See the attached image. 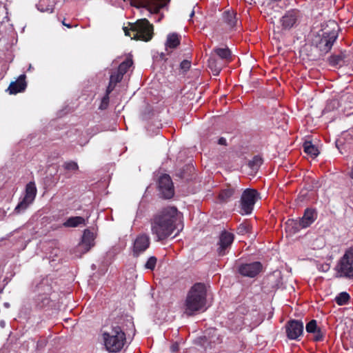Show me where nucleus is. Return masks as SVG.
Here are the masks:
<instances>
[{
	"label": "nucleus",
	"mask_w": 353,
	"mask_h": 353,
	"mask_svg": "<svg viewBox=\"0 0 353 353\" xmlns=\"http://www.w3.org/2000/svg\"><path fill=\"white\" fill-rule=\"evenodd\" d=\"M85 219L81 216L70 217L64 223L65 227H77L81 224H84Z\"/></svg>",
	"instance_id": "obj_25"
},
{
	"label": "nucleus",
	"mask_w": 353,
	"mask_h": 353,
	"mask_svg": "<svg viewBox=\"0 0 353 353\" xmlns=\"http://www.w3.org/2000/svg\"><path fill=\"white\" fill-rule=\"evenodd\" d=\"M37 7L41 12L52 13L54 10L52 6L47 5V0H41Z\"/></svg>",
	"instance_id": "obj_29"
},
{
	"label": "nucleus",
	"mask_w": 353,
	"mask_h": 353,
	"mask_svg": "<svg viewBox=\"0 0 353 353\" xmlns=\"http://www.w3.org/2000/svg\"><path fill=\"white\" fill-rule=\"evenodd\" d=\"M170 0H139L137 8H145L150 12H158L159 10L165 6Z\"/></svg>",
	"instance_id": "obj_17"
},
{
	"label": "nucleus",
	"mask_w": 353,
	"mask_h": 353,
	"mask_svg": "<svg viewBox=\"0 0 353 353\" xmlns=\"http://www.w3.org/2000/svg\"><path fill=\"white\" fill-rule=\"evenodd\" d=\"M37 194V188L34 182H29L26 185V195L23 199L18 203L14 208V212L17 214L25 211L35 199Z\"/></svg>",
	"instance_id": "obj_9"
},
{
	"label": "nucleus",
	"mask_w": 353,
	"mask_h": 353,
	"mask_svg": "<svg viewBox=\"0 0 353 353\" xmlns=\"http://www.w3.org/2000/svg\"><path fill=\"white\" fill-rule=\"evenodd\" d=\"M285 329L288 338L296 340L303 332V323L298 320H291L287 323Z\"/></svg>",
	"instance_id": "obj_15"
},
{
	"label": "nucleus",
	"mask_w": 353,
	"mask_h": 353,
	"mask_svg": "<svg viewBox=\"0 0 353 353\" xmlns=\"http://www.w3.org/2000/svg\"><path fill=\"white\" fill-rule=\"evenodd\" d=\"M63 167L65 170L68 171H75L79 168L78 164L72 161L65 162Z\"/></svg>",
	"instance_id": "obj_34"
},
{
	"label": "nucleus",
	"mask_w": 353,
	"mask_h": 353,
	"mask_svg": "<svg viewBox=\"0 0 353 353\" xmlns=\"http://www.w3.org/2000/svg\"><path fill=\"white\" fill-rule=\"evenodd\" d=\"M339 27L334 21H330L327 25V28L321 30V33H319L318 37L321 38L316 43L319 44H333L338 37Z\"/></svg>",
	"instance_id": "obj_8"
},
{
	"label": "nucleus",
	"mask_w": 353,
	"mask_h": 353,
	"mask_svg": "<svg viewBox=\"0 0 353 353\" xmlns=\"http://www.w3.org/2000/svg\"><path fill=\"white\" fill-rule=\"evenodd\" d=\"M31 69H32V65H31V64H30V65H29V68H28V70H30Z\"/></svg>",
	"instance_id": "obj_51"
},
{
	"label": "nucleus",
	"mask_w": 353,
	"mask_h": 353,
	"mask_svg": "<svg viewBox=\"0 0 353 353\" xmlns=\"http://www.w3.org/2000/svg\"><path fill=\"white\" fill-rule=\"evenodd\" d=\"M219 144L220 145H226V139L223 137H221L218 141Z\"/></svg>",
	"instance_id": "obj_43"
},
{
	"label": "nucleus",
	"mask_w": 353,
	"mask_h": 353,
	"mask_svg": "<svg viewBox=\"0 0 353 353\" xmlns=\"http://www.w3.org/2000/svg\"><path fill=\"white\" fill-rule=\"evenodd\" d=\"M263 163L262 158L259 156H254L253 159L249 162V167L253 170L256 171Z\"/></svg>",
	"instance_id": "obj_28"
},
{
	"label": "nucleus",
	"mask_w": 353,
	"mask_h": 353,
	"mask_svg": "<svg viewBox=\"0 0 353 353\" xmlns=\"http://www.w3.org/2000/svg\"><path fill=\"white\" fill-rule=\"evenodd\" d=\"M234 236L232 233L227 231H223L219 236V247L217 252L219 256H224L228 252L232 243H233Z\"/></svg>",
	"instance_id": "obj_14"
},
{
	"label": "nucleus",
	"mask_w": 353,
	"mask_h": 353,
	"mask_svg": "<svg viewBox=\"0 0 353 353\" xmlns=\"http://www.w3.org/2000/svg\"><path fill=\"white\" fill-rule=\"evenodd\" d=\"M223 21L226 24L230 30L233 29L238 25L236 13L233 11H225L223 13Z\"/></svg>",
	"instance_id": "obj_20"
},
{
	"label": "nucleus",
	"mask_w": 353,
	"mask_h": 353,
	"mask_svg": "<svg viewBox=\"0 0 353 353\" xmlns=\"http://www.w3.org/2000/svg\"><path fill=\"white\" fill-rule=\"evenodd\" d=\"M150 239L146 234H139L134 241L132 254L138 256L144 252L150 246Z\"/></svg>",
	"instance_id": "obj_12"
},
{
	"label": "nucleus",
	"mask_w": 353,
	"mask_h": 353,
	"mask_svg": "<svg viewBox=\"0 0 353 353\" xmlns=\"http://www.w3.org/2000/svg\"><path fill=\"white\" fill-rule=\"evenodd\" d=\"M115 85L116 84L114 83V81H111V79H110L109 85L106 90V94L109 95L110 93L114 89Z\"/></svg>",
	"instance_id": "obj_42"
},
{
	"label": "nucleus",
	"mask_w": 353,
	"mask_h": 353,
	"mask_svg": "<svg viewBox=\"0 0 353 353\" xmlns=\"http://www.w3.org/2000/svg\"><path fill=\"white\" fill-rule=\"evenodd\" d=\"M159 190L161 196L165 199H170L174 195V187L171 178L164 174L159 178Z\"/></svg>",
	"instance_id": "obj_13"
},
{
	"label": "nucleus",
	"mask_w": 353,
	"mask_h": 353,
	"mask_svg": "<svg viewBox=\"0 0 353 353\" xmlns=\"http://www.w3.org/2000/svg\"><path fill=\"white\" fill-rule=\"evenodd\" d=\"M194 10H192V11L190 12V17H192L194 16Z\"/></svg>",
	"instance_id": "obj_47"
},
{
	"label": "nucleus",
	"mask_w": 353,
	"mask_h": 353,
	"mask_svg": "<svg viewBox=\"0 0 353 353\" xmlns=\"http://www.w3.org/2000/svg\"><path fill=\"white\" fill-rule=\"evenodd\" d=\"M277 48V52H281V46H277V48Z\"/></svg>",
	"instance_id": "obj_48"
},
{
	"label": "nucleus",
	"mask_w": 353,
	"mask_h": 353,
	"mask_svg": "<svg viewBox=\"0 0 353 353\" xmlns=\"http://www.w3.org/2000/svg\"><path fill=\"white\" fill-rule=\"evenodd\" d=\"M317 219V212L314 209L307 208L304 214L299 220H289L287 223V228L295 233L301 229L306 228L310 226Z\"/></svg>",
	"instance_id": "obj_5"
},
{
	"label": "nucleus",
	"mask_w": 353,
	"mask_h": 353,
	"mask_svg": "<svg viewBox=\"0 0 353 353\" xmlns=\"http://www.w3.org/2000/svg\"><path fill=\"white\" fill-rule=\"evenodd\" d=\"M37 291L39 293L37 298L38 305L41 307L49 305L50 302V295L52 292V288L48 284L47 279L43 280L37 286Z\"/></svg>",
	"instance_id": "obj_11"
},
{
	"label": "nucleus",
	"mask_w": 353,
	"mask_h": 353,
	"mask_svg": "<svg viewBox=\"0 0 353 353\" xmlns=\"http://www.w3.org/2000/svg\"><path fill=\"white\" fill-rule=\"evenodd\" d=\"M171 348H172V352H176L178 350V345L176 344V345H173L171 347Z\"/></svg>",
	"instance_id": "obj_45"
},
{
	"label": "nucleus",
	"mask_w": 353,
	"mask_h": 353,
	"mask_svg": "<svg viewBox=\"0 0 353 353\" xmlns=\"http://www.w3.org/2000/svg\"><path fill=\"white\" fill-rule=\"evenodd\" d=\"M341 61V56H333L330 57V61L333 65L339 64Z\"/></svg>",
	"instance_id": "obj_41"
},
{
	"label": "nucleus",
	"mask_w": 353,
	"mask_h": 353,
	"mask_svg": "<svg viewBox=\"0 0 353 353\" xmlns=\"http://www.w3.org/2000/svg\"><path fill=\"white\" fill-rule=\"evenodd\" d=\"M176 46H165V52H155L152 57L154 61H166L167 56L172 52Z\"/></svg>",
	"instance_id": "obj_22"
},
{
	"label": "nucleus",
	"mask_w": 353,
	"mask_h": 353,
	"mask_svg": "<svg viewBox=\"0 0 353 353\" xmlns=\"http://www.w3.org/2000/svg\"><path fill=\"white\" fill-rule=\"evenodd\" d=\"M234 189L231 187L223 189L219 193V200L222 202H227L234 195Z\"/></svg>",
	"instance_id": "obj_26"
},
{
	"label": "nucleus",
	"mask_w": 353,
	"mask_h": 353,
	"mask_svg": "<svg viewBox=\"0 0 353 353\" xmlns=\"http://www.w3.org/2000/svg\"><path fill=\"white\" fill-rule=\"evenodd\" d=\"M349 299L350 295L347 292H343L336 296L335 301L338 305H343L346 304L348 302Z\"/></svg>",
	"instance_id": "obj_30"
},
{
	"label": "nucleus",
	"mask_w": 353,
	"mask_h": 353,
	"mask_svg": "<svg viewBox=\"0 0 353 353\" xmlns=\"http://www.w3.org/2000/svg\"><path fill=\"white\" fill-rule=\"evenodd\" d=\"M330 269V265L328 264H324L321 266V270L323 272H327Z\"/></svg>",
	"instance_id": "obj_44"
},
{
	"label": "nucleus",
	"mask_w": 353,
	"mask_h": 353,
	"mask_svg": "<svg viewBox=\"0 0 353 353\" xmlns=\"http://www.w3.org/2000/svg\"><path fill=\"white\" fill-rule=\"evenodd\" d=\"M191 65V62L188 60H183L180 64V68L183 72L188 71Z\"/></svg>",
	"instance_id": "obj_39"
},
{
	"label": "nucleus",
	"mask_w": 353,
	"mask_h": 353,
	"mask_svg": "<svg viewBox=\"0 0 353 353\" xmlns=\"http://www.w3.org/2000/svg\"><path fill=\"white\" fill-rule=\"evenodd\" d=\"M213 57H218L222 61L229 62L232 59V52L227 46L216 47L211 53Z\"/></svg>",
	"instance_id": "obj_18"
},
{
	"label": "nucleus",
	"mask_w": 353,
	"mask_h": 353,
	"mask_svg": "<svg viewBox=\"0 0 353 353\" xmlns=\"http://www.w3.org/2000/svg\"><path fill=\"white\" fill-rule=\"evenodd\" d=\"M350 175H351V177L353 179V165H352V168Z\"/></svg>",
	"instance_id": "obj_49"
},
{
	"label": "nucleus",
	"mask_w": 353,
	"mask_h": 353,
	"mask_svg": "<svg viewBox=\"0 0 353 353\" xmlns=\"http://www.w3.org/2000/svg\"><path fill=\"white\" fill-rule=\"evenodd\" d=\"M250 226L248 223H241L237 228V233L243 235L250 231Z\"/></svg>",
	"instance_id": "obj_33"
},
{
	"label": "nucleus",
	"mask_w": 353,
	"mask_h": 353,
	"mask_svg": "<svg viewBox=\"0 0 353 353\" xmlns=\"http://www.w3.org/2000/svg\"><path fill=\"white\" fill-rule=\"evenodd\" d=\"M340 277L353 280V248L345 251L336 267Z\"/></svg>",
	"instance_id": "obj_6"
},
{
	"label": "nucleus",
	"mask_w": 353,
	"mask_h": 353,
	"mask_svg": "<svg viewBox=\"0 0 353 353\" xmlns=\"http://www.w3.org/2000/svg\"><path fill=\"white\" fill-rule=\"evenodd\" d=\"M25 74H21L17 81L12 82L8 88L9 93L11 94H14L23 91L26 88V82L25 81Z\"/></svg>",
	"instance_id": "obj_19"
},
{
	"label": "nucleus",
	"mask_w": 353,
	"mask_h": 353,
	"mask_svg": "<svg viewBox=\"0 0 353 353\" xmlns=\"http://www.w3.org/2000/svg\"><path fill=\"white\" fill-rule=\"evenodd\" d=\"M180 214L175 207H166L157 213L150 221L151 232L157 241H163L169 237L176 229V222Z\"/></svg>",
	"instance_id": "obj_1"
},
{
	"label": "nucleus",
	"mask_w": 353,
	"mask_h": 353,
	"mask_svg": "<svg viewBox=\"0 0 353 353\" xmlns=\"http://www.w3.org/2000/svg\"><path fill=\"white\" fill-rule=\"evenodd\" d=\"M104 345L108 351L119 352L126 343L125 334L119 325L112 326L110 330L103 334Z\"/></svg>",
	"instance_id": "obj_4"
},
{
	"label": "nucleus",
	"mask_w": 353,
	"mask_h": 353,
	"mask_svg": "<svg viewBox=\"0 0 353 353\" xmlns=\"http://www.w3.org/2000/svg\"><path fill=\"white\" fill-rule=\"evenodd\" d=\"M108 103H109V95L105 94L102 99L100 108L101 110L105 109L106 107L108 106Z\"/></svg>",
	"instance_id": "obj_40"
},
{
	"label": "nucleus",
	"mask_w": 353,
	"mask_h": 353,
	"mask_svg": "<svg viewBox=\"0 0 353 353\" xmlns=\"http://www.w3.org/2000/svg\"><path fill=\"white\" fill-rule=\"evenodd\" d=\"M157 263V258L154 256L150 257L145 264V268L149 270H154Z\"/></svg>",
	"instance_id": "obj_35"
},
{
	"label": "nucleus",
	"mask_w": 353,
	"mask_h": 353,
	"mask_svg": "<svg viewBox=\"0 0 353 353\" xmlns=\"http://www.w3.org/2000/svg\"><path fill=\"white\" fill-rule=\"evenodd\" d=\"M312 334H314V340L315 341H321L323 340L324 334L320 327L314 331Z\"/></svg>",
	"instance_id": "obj_37"
},
{
	"label": "nucleus",
	"mask_w": 353,
	"mask_h": 353,
	"mask_svg": "<svg viewBox=\"0 0 353 353\" xmlns=\"http://www.w3.org/2000/svg\"><path fill=\"white\" fill-rule=\"evenodd\" d=\"M259 198V194L254 189H246L242 194L241 198V214H250L252 213L254 205Z\"/></svg>",
	"instance_id": "obj_7"
},
{
	"label": "nucleus",
	"mask_w": 353,
	"mask_h": 353,
	"mask_svg": "<svg viewBox=\"0 0 353 353\" xmlns=\"http://www.w3.org/2000/svg\"><path fill=\"white\" fill-rule=\"evenodd\" d=\"M94 234L90 230H85L83 232L81 241L74 250L75 255L78 257H81L83 254L89 251L94 245Z\"/></svg>",
	"instance_id": "obj_10"
},
{
	"label": "nucleus",
	"mask_w": 353,
	"mask_h": 353,
	"mask_svg": "<svg viewBox=\"0 0 353 353\" xmlns=\"http://www.w3.org/2000/svg\"><path fill=\"white\" fill-rule=\"evenodd\" d=\"M4 305L6 307H8L10 306L9 303H6Z\"/></svg>",
	"instance_id": "obj_50"
},
{
	"label": "nucleus",
	"mask_w": 353,
	"mask_h": 353,
	"mask_svg": "<svg viewBox=\"0 0 353 353\" xmlns=\"http://www.w3.org/2000/svg\"><path fill=\"white\" fill-rule=\"evenodd\" d=\"M304 152L312 157H316L319 154L318 148L310 141H305L303 143Z\"/></svg>",
	"instance_id": "obj_27"
},
{
	"label": "nucleus",
	"mask_w": 353,
	"mask_h": 353,
	"mask_svg": "<svg viewBox=\"0 0 353 353\" xmlns=\"http://www.w3.org/2000/svg\"><path fill=\"white\" fill-rule=\"evenodd\" d=\"M261 270L262 265L258 261L242 264L239 267V272L242 276L250 278L256 276Z\"/></svg>",
	"instance_id": "obj_16"
},
{
	"label": "nucleus",
	"mask_w": 353,
	"mask_h": 353,
	"mask_svg": "<svg viewBox=\"0 0 353 353\" xmlns=\"http://www.w3.org/2000/svg\"><path fill=\"white\" fill-rule=\"evenodd\" d=\"M132 65V61L130 59H127L123 61L119 66L117 72L119 74L123 76L126 73L129 68Z\"/></svg>",
	"instance_id": "obj_31"
},
{
	"label": "nucleus",
	"mask_w": 353,
	"mask_h": 353,
	"mask_svg": "<svg viewBox=\"0 0 353 353\" xmlns=\"http://www.w3.org/2000/svg\"><path fill=\"white\" fill-rule=\"evenodd\" d=\"M208 67L212 71L213 75L217 76L220 73L223 65L219 61H217L214 57L210 56L208 59Z\"/></svg>",
	"instance_id": "obj_23"
},
{
	"label": "nucleus",
	"mask_w": 353,
	"mask_h": 353,
	"mask_svg": "<svg viewBox=\"0 0 353 353\" xmlns=\"http://www.w3.org/2000/svg\"><path fill=\"white\" fill-rule=\"evenodd\" d=\"M277 30H276L275 29L274 30V33H273V39L274 40L275 42L276 43H280V42H283V34L280 32V30H279V28L278 27L277 28Z\"/></svg>",
	"instance_id": "obj_36"
},
{
	"label": "nucleus",
	"mask_w": 353,
	"mask_h": 353,
	"mask_svg": "<svg viewBox=\"0 0 353 353\" xmlns=\"http://www.w3.org/2000/svg\"><path fill=\"white\" fill-rule=\"evenodd\" d=\"M129 27H123L126 36L132 39L149 41L153 36V26L146 19L137 20L135 23H129Z\"/></svg>",
	"instance_id": "obj_3"
},
{
	"label": "nucleus",
	"mask_w": 353,
	"mask_h": 353,
	"mask_svg": "<svg viewBox=\"0 0 353 353\" xmlns=\"http://www.w3.org/2000/svg\"><path fill=\"white\" fill-rule=\"evenodd\" d=\"M123 78V76L120 74H119V72L117 71L116 72L114 73H112L111 75H110V79H111V81H114V84H117L118 82H119Z\"/></svg>",
	"instance_id": "obj_38"
},
{
	"label": "nucleus",
	"mask_w": 353,
	"mask_h": 353,
	"mask_svg": "<svg viewBox=\"0 0 353 353\" xmlns=\"http://www.w3.org/2000/svg\"><path fill=\"white\" fill-rule=\"evenodd\" d=\"M189 42L190 41L185 36H182L177 33H171L167 37L166 44H180L181 43L183 44H188Z\"/></svg>",
	"instance_id": "obj_21"
},
{
	"label": "nucleus",
	"mask_w": 353,
	"mask_h": 353,
	"mask_svg": "<svg viewBox=\"0 0 353 353\" xmlns=\"http://www.w3.org/2000/svg\"><path fill=\"white\" fill-rule=\"evenodd\" d=\"M184 314L193 316L207 309V288L204 283H196L188 291L185 303Z\"/></svg>",
	"instance_id": "obj_2"
},
{
	"label": "nucleus",
	"mask_w": 353,
	"mask_h": 353,
	"mask_svg": "<svg viewBox=\"0 0 353 353\" xmlns=\"http://www.w3.org/2000/svg\"><path fill=\"white\" fill-rule=\"evenodd\" d=\"M63 25L68 27V28H71V26L70 24H67L65 23L64 21L62 22Z\"/></svg>",
	"instance_id": "obj_46"
},
{
	"label": "nucleus",
	"mask_w": 353,
	"mask_h": 353,
	"mask_svg": "<svg viewBox=\"0 0 353 353\" xmlns=\"http://www.w3.org/2000/svg\"><path fill=\"white\" fill-rule=\"evenodd\" d=\"M319 328V327L317 325L316 320L310 321L305 326L306 332L308 333H313Z\"/></svg>",
	"instance_id": "obj_32"
},
{
	"label": "nucleus",
	"mask_w": 353,
	"mask_h": 353,
	"mask_svg": "<svg viewBox=\"0 0 353 353\" xmlns=\"http://www.w3.org/2000/svg\"><path fill=\"white\" fill-rule=\"evenodd\" d=\"M296 18L294 13L293 12H289L282 17V26L285 29L290 28L294 26V24L296 22Z\"/></svg>",
	"instance_id": "obj_24"
}]
</instances>
